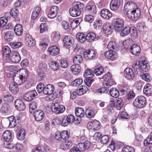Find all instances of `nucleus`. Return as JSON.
I'll return each mask as SVG.
<instances>
[{
    "instance_id": "nucleus-1",
    "label": "nucleus",
    "mask_w": 152,
    "mask_h": 152,
    "mask_svg": "<svg viewBox=\"0 0 152 152\" xmlns=\"http://www.w3.org/2000/svg\"><path fill=\"white\" fill-rule=\"evenodd\" d=\"M28 75V74L26 69H21L13 76V80L18 85H20L26 80Z\"/></svg>"
},
{
    "instance_id": "nucleus-2",
    "label": "nucleus",
    "mask_w": 152,
    "mask_h": 152,
    "mask_svg": "<svg viewBox=\"0 0 152 152\" xmlns=\"http://www.w3.org/2000/svg\"><path fill=\"white\" fill-rule=\"evenodd\" d=\"M104 80L103 85L104 87H102L97 90V92L100 94L107 93L109 91L108 88L113 85L112 76L110 73L105 74L103 77Z\"/></svg>"
},
{
    "instance_id": "nucleus-3",
    "label": "nucleus",
    "mask_w": 152,
    "mask_h": 152,
    "mask_svg": "<svg viewBox=\"0 0 152 152\" xmlns=\"http://www.w3.org/2000/svg\"><path fill=\"white\" fill-rule=\"evenodd\" d=\"M84 7V5L80 2H77L74 3L73 6L69 10L70 15L73 17L79 16L82 10Z\"/></svg>"
},
{
    "instance_id": "nucleus-4",
    "label": "nucleus",
    "mask_w": 152,
    "mask_h": 152,
    "mask_svg": "<svg viewBox=\"0 0 152 152\" xmlns=\"http://www.w3.org/2000/svg\"><path fill=\"white\" fill-rule=\"evenodd\" d=\"M146 102L145 97L142 96H140L135 99L133 104L134 106L136 107L142 108L145 105Z\"/></svg>"
},
{
    "instance_id": "nucleus-5",
    "label": "nucleus",
    "mask_w": 152,
    "mask_h": 152,
    "mask_svg": "<svg viewBox=\"0 0 152 152\" xmlns=\"http://www.w3.org/2000/svg\"><path fill=\"white\" fill-rule=\"evenodd\" d=\"M112 23L115 31L117 32H120L124 26L123 20L120 18L114 19Z\"/></svg>"
},
{
    "instance_id": "nucleus-6",
    "label": "nucleus",
    "mask_w": 152,
    "mask_h": 152,
    "mask_svg": "<svg viewBox=\"0 0 152 152\" xmlns=\"http://www.w3.org/2000/svg\"><path fill=\"white\" fill-rule=\"evenodd\" d=\"M137 7L136 4L132 1H129L126 3L124 7V12L125 15H127L132 12L133 10L136 8Z\"/></svg>"
},
{
    "instance_id": "nucleus-7",
    "label": "nucleus",
    "mask_w": 152,
    "mask_h": 152,
    "mask_svg": "<svg viewBox=\"0 0 152 152\" xmlns=\"http://www.w3.org/2000/svg\"><path fill=\"white\" fill-rule=\"evenodd\" d=\"M52 109L53 111L56 114L62 113L65 110V107L63 105H60L56 101L53 102Z\"/></svg>"
},
{
    "instance_id": "nucleus-8",
    "label": "nucleus",
    "mask_w": 152,
    "mask_h": 152,
    "mask_svg": "<svg viewBox=\"0 0 152 152\" xmlns=\"http://www.w3.org/2000/svg\"><path fill=\"white\" fill-rule=\"evenodd\" d=\"M37 94L35 90L30 91L25 93L23 96L24 99L27 101H30L37 95Z\"/></svg>"
},
{
    "instance_id": "nucleus-9",
    "label": "nucleus",
    "mask_w": 152,
    "mask_h": 152,
    "mask_svg": "<svg viewBox=\"0 0 152 152\" xmlns=\"http://www.w3.org/2000/svg\"><path fill=\"white\" fill-rule=\"evenodd\" d=\"M35 120L37 121H41L44 118L45 114L44 111L38 110L33 111Z\"/></svg>"
},
{
    "instance_id": "nucleus-10",
    "label": "nucleus",
    "mask_w": 152,
    "mask_h": 152,
    "mask_svg": "<svg viewBox=\"0 0 152 152\" xmlns=\"http://www.w3.org/2000/svg\"><path fill=\"white\" fill-rule=\"evenodd\" d=\"M104 55L107 58L112 61L115 60L118 57V54L116 52L111 50L106 51Z\"/></svg>"
},
{
    "instance_id": "nucleus-11",
    "label": "nucleus",
    "mask_w": 152,
    "mask_h": 152,
    "mask_svg": "<svg viewBox=\"0 0 152 152\" xmlns=\"http://www.w3.org/2000/svg\"><path fill=\"white\" fill-rule=\"evenodd\" d=\"M132 12L127 15L128 17L130 18L134 19L137 20L140 16L141 15L140 11L139 9L137 7L136 8L133 10Z\"/></svg>"
},
{
    "instance_id": "nucleus-12",
    "label": "nucleus",
    "mask_w": 152,
    "mask_h": 152,
    "mask_svg": "<svg viewBox=\"0 0 152 152\" xmlns=\"http://www.w3.org/2000/svg\"><path fill=\"white\" fill-rule=\"evenodd\" d=\"M130 50L131 53L136 56H138L141 51L140 46L137 43L132 45L130 47Z\"/></svg>"
},
{
    "instance_id": "nucleus-13",
    "label": "nucleus",
    "mask_w": 152,
    "mask_h": 152,
    "mask_svg": "<svg viewBox=\"0 0 152 152\" xmlns=\"http://www.w3.org/2000/svg\"><path fill=\"white\" fill-rule=\"evenodd\" d=\"M124 75L125 78L129 80L133 79L135 76V74L132 70L130 68H126L124 71Z\"/></svg>"
},
{
    "instance_id": "nucleus-14",
    "label": "nucleus",
    "mask_w": 152,
    "mask_h": 152,
    "mask_svg": "<svg viewBox=\"0 0 152 152\" xmlns=\"http://www.w3.org/2000/svg\"><path fill=\"white\" fill-rule=\"evenodd\" d=\"M13 62L18 63L21 60V57L18 52L15 51H12L11 56L9 58Z\"/></svg>"
},
{
    "instance_id": "nucleus-15",
    "label": "nucleus",
    "mask_w": 152,
    "mask_h": 152,
    "mask_svg": "<svg viewBox=\"0 0 152 152\" xmlns=\"http://www.w3.org/2000/svg\"><path fill=\"white\" fill-rule=\"evenodd\" d=\"M73 145L72 141L69 140H66L62 141L60 145L61 149L65 150L71 148Z\"/></svg>"
},
{
    "instance_id": "nucleus-16",
    "label": "nucleus",
    "mask_w": 152,
    "mask_h": 152,
    "mask_svg": "<svg viewBox=\"0 0 152 152\" xmlns=\"http://www.w3.org/2000/svg\"><path fill=\"white\" fill-rule=\"evenodd\" d=\"M74 42L73 38L70 36H66L64 39L63 43L64 46L68 48L72 46Z\"/></svg>"
},
{
    "instance_id": "nucleus-17",
    "label": "nucleus",
    "mask_w": 152,
    "mask_h": 152,
    "mask_svg": "<svg viewBox=\"0 0 152 152\" xmlns=\"http://www.w3.org/2000/svg\"><path fill=\"white\" fill-rule=\"evenodd\" d=\"M95 55V51L92 49L87 50L84 53V57L87 60L93 58Z\"/></svg>"
},
{
    "instance_id": "nucleus-18",
    "label": "nucleus",
    "mask_w": 152,
    "mask_h": 152,
    "mask_svg": "<svg viewBox=\"0 0 152 152\" xmlns=\"http://www.w3.org/2000/svg\"><path fill=\"white\" fill-rule=\"evenodd\" d=\"M15 108L20 111L23 110L25 108V105L23 101L20 99H17L15 101Z\"/></svg>"
},
{
    "instance_id": "nucleus-19",
    "label": "nucleus",
    "mask_w": 152,
    "mask_h": 152,
    "mask_svg": "<svg viewBox=\"0 0 152 152\" xmlns=\"http://www.w3.org/2000/svg\"><path fill=\"white\" fill-rule=\"evenodd\" d=\"M90 144V142L88 141H85L84 143L80 142L78 143L76 146L81 152L86 149H88L89 147Z\"/></svg>"
},
{
    "instance_id": "nucleus-20",
    "label": "nucleus",
    "mask_w": 152,
    "mask_h": 152,
    "mask_svg": "<svg viewBox=\"0 0 152 152\" xmlns=\"http://www.w3.org/2000/svg\"><path fill=\"white\" fill-rule=\"evenodd\" d=\"M48 51L49 52V55L53 56L58 55L59 52V50L56 45H54L49 48Z\"/></svg>"
},
{
    "instance_id": "nucleus-21",
    "label": "nucleus",
    "mask_w": 152,
    "mask_h": 152,
    "mask_svg": "<svg viewBox=\"0 0 152 152\" xmlns=\"http://www.w3.org/2000/svg\"><path fill=\"white\" fill-rule=\"evenodd\" d=\"M54 91V86L52 85L49 84L46 86L44 88L43 93L46 95H51Z\"/></svg>"
},
{
    "instance_id": "nucleus-22",
    "label": "nucleus",
    "mask_w": 152,
    "mask_h": 152,
    "mask_svg": "<svg viewBox=\"0 0 152 152\" xmlns=\"http://www.w3.org/2000/svg\"><path fill=\"white\" fill-rule=\"evenodd\" d=\"M58 9L57 6H54L52 7L48 14V17L50 18H53L55 17L57 14Z\"/></svg>"
},
{
    "instance_id": "nucleus-23",
    "label": "nucleus",
    "mask_w": 152,
    "mask_h": 152,
    "mask_svg": "<svg viewBox=\"0 0 152 152\" xmlns=\"http://www.w3.org/2000/svg\"><path fill=\"white\" fill-rule=\"evenodd\" d=\"M120 2L119 0H112L110 3V8L111 10H116L120 6Z\"/></svg>"
},
{
    "instance_id": "nucleus-24",
    "label": "nucleus",
    "mask_w": 152,
    "mask_h": 152,
    "mask_svg": "<svg viewBox=\"0 0 152 152\" xmlns=\"http://www.w3.org/2000/svg\"><path fill=\"white\" fill-rule=\"evenodd\" d=\"M101 15L103 18L108 19L112 16L110 12L107 9H103L101 10Z\"/></svg>"
},
{
    "instance_id": "nucleus-25",
    "label": "nucleus",
    "mask_w": 152,
    "mask_h": 152,
    "mask_svg": "<svg viewBox=\"0 0 152 152\" xmlns=\"http://www.w3.org/2000/svg\"><path fill=\"white\" fill-rule=\"evenodd\" d=\"M17 84H18L14 81V82L10 83L9 86V89L12 94H16L19 91V88Z\"/></svg>"
},
{
    "instance_id": "nucleus-26",
    "label": "nucleus",
    "mask_w": 152,
    "mask_h": 152,
    "mask_svg": "<svg viewBox=\"0 0 152 152\" xmlns=\"http://www.w3.org/2000/svg\"><path fill=\"white\" fill-rule=\"evenodd\" d=\"M102 30L107 35L111 34L112 33L111 26L109 23H105L103 26Z\"/></svg>"
},
{
    "instance_id": "nucleus-27",
    "label": "nucleus",
    "mask_w": 152,
    "mask_h": 152,
    "mask_svg": "<svg viewBox=\"0 0 152 152\" xmlns=\"http://www.w3.org/2000/svg\"><path fill=\"white\" fill-rule=\"evenodd\" d=\"M7 121L9 122V127L10 128L14 127L15 126L18 125V124L16 121V120H15L14 117L13 116H11L7 118Z\"/></svg>"
},
{
    "instance_id": "nucleus-28",
    "label": "nucleus",
    "mask_w": 152,
    "mask_h": 152,
    "mask_svg": "<svg viewBox=\"0 0 152 152\" xmlns=\"http://www.w3.org/2000/svg\"><path fill=\"white\" fill-rule=\"evenodd\" d=\"M14 30L17 35L20 36L22 34L23 32V27L20 24L16 25Z\"/></svg>"
},
{
    "instance_id": "nucleus-29",
    "label": "nucleus",
    "mask_w": 152,
    "mask_h": 152,
    "mask_svg": "<svg viewBox=\"0 0 152 152\" xmlns=\"http://www.w3.org/2000/svg\"><path fill=\"white\" fill-rule=\"evenodd\" d=\"M75 113L77 117L80 118L83 117L85 115V112L83 109L79 107L75 108Z\"/></svg>"
},
{
    "instance_id": "nucleus-30",
    "label": "nucleus",
    "mask_w": 152,
    "mask_h": 152,
    "mask_svg": "<svg viewBox=\"0 0 152 152\" xmlns=\"http://www.w3.org/2000/svg\"><path fill=\"white\" fill-rule=\"evenodd\" d=\"M143 91L144 94L149 96L152 93V86L150 84H146L144 86Z\"/></svg>"
},
{
    "instance_id": "nucleus-31",
    "label": "nucleus",
    "mask_w": 152,
    "mask_h": 152,
    "mask_svg": "<svg viewBox=\"0 0 152 152\" xmlns=\"http://www.w3.org/2000/svg\"><path fill=\"white\" fill-rule=\"evenodd\" d=\"M82 20V18H78L75 19L70 24V26L73 29L75 28Z\"/></svg>"
},
{
    "instance_id": "nucleus-32",
    "label": "nucleus",
    "mask_w": 152,
    "mask_h": 152,
    "mask_svg": "<svg viewBox=\"0 0 152 152\" xmlns=\"http://www.w3.org/2000/svg\"><path fill=\"white\" fill-rule=\"evenodd\" d=\"M96 113L95 111L91 108L87 109L85 112V114L86 117L89 118H93Z\"/></svg>"
},
{
    "instance_id": "nucleus-33",
    "label": "nucleus",
    "mask_w": 152,
    "mask_h": 152,
    "mask_svg": "<svg viewBox=\"0 0 152 152\" xmlns=\"http://www.w3.org/2000/svg\"><path fill=\"white\" fill-rule=\"evenodd\" d=\"M86 10L87 12L92 15H94L96 13V7L93 5L87 6L86 7Z\"/></svg>"
},
{
    "instance_id": "nucleus-34",
    "label": "nucleus",
    "mask_w": 152,
    "mask_h": 152,
    "mask_svg": "<svg viewBox=\"0 0 152 152\" xmlns=\"http://www.w3.org/2000/svg\"><path fill=\"white\" fill-rule=\"evenodd\" d=\"M26 44L28 47H33L35 45V40L31 36L26 37Z\"/></svg>"
},
{
    "instance_id": "nucleus-35",
    "label": "nucleus",
    "mask_w": 152,
    "mask_h": 152,
    "mask_svg": "<svg viewBox=\"0 0 152 152\" xmlns=\"http://www.w3.org/2000/svg\"><path fill=\"white\" fill-rule=\"evenodd\" d=\"M49 65L50 68L53 71H56L59 68V63L55 61H52L50 62Z\"/></svg>"
},
{
    "instance_id": "nucleus-36",
    "label": "nucleus",
    "mask_w": 152,
    "mask_h": 152,
    "mask_svg": "<svg viewBox=\"0 0 152 152\" xmlns=\"http://www.w3.org/2000/svg\"><path fill=\"white\" fill-rule=\"evenodd\" d=\"M3 56L4 58L7 59L9 58L10 54L11 53L10 49L7 46H5L3 48Z\"/></svg>"
},
{
    "instance_id": "nucleus-37",
    "label": "nucleus",
    "mask_w": 152,
    "mask_h": 152,
    "mask_svg": "<svg viewBox=\"0 0 152 152\" xmlns=\"http://www.w3.org/2000/svg\"><path fill=\"white\" fill-rule=\"evenodd\" d=\"M141 61H136L134 62L132 65V67L135 72H140L141 71Z\"/></svg>"
},
{
    "instance_id": "nucleus-38",
    "label": "nucleus",
    "mask_w": 152,
    "mask_h": 152,
    "mask_svg": "<svg viewBox=\"0 0 152 152\" xmlns=\"http://www.w3.org/2000/svg\"><path fill=\"white\" fill-rule=\"evenodd\" d=\"M40 8L39 7H37L34 8L31 16V18L32 20H34L37 18L40 13Z\"/></svg>"
},
{
    "instance_id": "nucleus-39",
    "label": "nucleus",
    "mask_w": 152,
    "mask_h": 152,
    "mask_svg": "<svg viewBox=\"0 0 152 152\" xmlns=\"http://www.w3.org/2000/svg\"><path fill=\"white\" fill-rule=\"evenodd\" d=\"M66 117V118L68 120V121L69 123L73 122L75 121H78V122L77 123H76V124H79L81 121V118H80L79 119L77 118L76 120H75V118L74 115L72 114H69L67 116H65Z\"/></svg>"
},
{
    "instance_id": "nucleus-40",
    "label": "nucleus",
    "mask_w": 152,
    "mask_h": 152,
    "mask_svg": "<svg viewBox=\"0 0 152 152\" xmlns=\"http://www.w3.org/2000/svg\"><path fill=\"white\" fill-rule=\"evenodd\" d=\"M78 41L81 43H83L86 41V38L85 34L82 33H78L76 35Z\"/></svg>"
},
{
    "instance_id": "nucleus-41",
    "label": "nucleus",
    "mask_w": 152,
    "mask_h": 152,
    "mask_svg": "<svg viewBox=\"0 0 152 152\" xmlns=\"http://www.w3.org/2000/svg\"><path fill=\"white\" fill-rule=\"evenodd\" d=\"M141 71L143 72H146L148 71L149 69V66L146 61H141Z\"/></svg>"
},
{
    "instance_id": "nucleus-42",
    "label": "nucleus",
    "mask_w": 152,
    "mask_h": 152,
    "mask_svg": "<svg viewBox=\"0 0 152 152\" xmlns=\"http://www.w3.org/2000/svg\"><path fill=\"white\" fill-rule=\"evenodd\" d=\"M14 34L12 31H7L5 34L4 39L8 42L12 40L14 37Z\"/></svg>"
},
{
    "instance_id": "nucleus-43",
    "label": "nucleus",
    "mask_w": 152,
    "mask_h": 152,
    "mask_svg": "<svg viewBox=\"0 0 152 152\" xmlns=\"http://www.w3.org/2000/svg\"><path fill=\"white\" fill-rule=\"evenodd\" d=\"M94 75V72L93 70L88 69L86 70L83 76L85 78H89L93 77Z\"/></svg>"
},
{
    "instance_id": "nucleus-44",
    "label": "nucleus",
    "mask_w": 152,
    "mask_h": 152,
    "mask_svg": "<svg viewBox=\"0 0 152 152\" xmlns=\"http://www.w3.org/2000/svg\"><path fill=\"white\" fill-rule=\"evenodd\" d=\"M118 47V45L116 44L115 42L113 41L110 42L107 45V48L110 50H116Z\"/></svg>"
},
{
    "instance_id": "nucleus-45",
    "label": "nucleus",
    "mask_w": 152,
    "mask_h": 152,
    "mask_svg": "<svg viewBox=\"0 0 152 152\" xmlns=\"http://www.w3.org/2000/svg\"><path fill=\"white\" fill-rule=\"evenodd\" d=\"M109 93L111 96L115 98L118 97L119 94L118 91L115 88H110V90Z\"/></svg>"
},
{
    "instance_id": "nucleus-46",
    "label": "nucleus",
    "mask_w": 152,
    "mask_h": 152,
    "mask_svg": "<svg viewBox=\"0 0 152 152\" xmlns=\"http://www.w3.org/2000/svg\"><path fill=\"white\" fill-rule=\"evenodd\" d=\"M9 109V105L7 103H4L1 106L0 111L2 113L5 114L8 112Z\"/></svg>"
},
{
    "instance_id": "nucleus-47",
    "label": "nucleus",
    "mask_w": 152,
    "mask_h": 152,
    "mask_svg": "<svg viewBox=\"0 0 152 152\" xmlns=\"http://www.w3.org/2000/svg\"><path fill=\"white\" fill-rule=\"evenodd\" d=\"M3 137L6 141H9L12 138L11 133L9 130L6 131L3 133Z\"/></svg>"
},
{
    "instance_id": "nucleus-48",
    "label": "nucleus",
    "mask_w": 152,
    "mask_h": 152,
    "mask_svg": "<svg viewBox=\"0 0 152 152\" xmlns=\"http://www.w3.org/2000/svg\"><path fill=\"white\" fill-rule=\"evenodd\" d=\"M83 58L80 55H76L75 56L73 59V62L75 65H79L82 62Z\"/></svg>"
},
{
    "instance_id": "nucleus-49",
    "label": "nucleus",
    "mask_w": 152,
    "mask_h": 152,
    "mask_svg": "<svg viewBox=\"0 0 152 152\" xmlns=\"http://www.w3.org/2000/svg\"><path fill=\"white\" fill-rule=\"evenodd\" d=\"M96 37V35L94 32H91L88 33L86 37L87 41L88 42H92Z\"/></svg>"
},
{
    "instance_id": "nucleus-50",
    "label": "nucleus",
    "mask_w": 152,
    "mask_h": 152,
    "mask_svg": "<svg viewBox=\"0 0 152 152\" xmlns=\"http://www.w3.org/2000/svg\"><path fill=\"white\" fill-rule=\"evenodd\" d=\"M130 90L129 86L125 84L122 87L121 92L123 95H125L127 94Z\"/></svg>"
},
{
    "instance_id": "nucleus-51",
    "label": "nucleus",
    "mask_w": 152,
    "mask_h": 152,
    "mask_svg": "<svg viewBox=\"0 0 152 152\" xmlns=\"http://www.w3.org/2000/svg\"><path fill=\"white\" fill-rule=\"evenodd\" d=\"M121 35L122 37H125L130 32V28L129 27L125 26V27L120 32Z\"/></svg>"
},
{
    "instance_id": "nucleus-52",
    "label": "nucleus",
    "mask_w": 152,
    "mask_h": 152,
    "mask_svg": "<svg viewBox=\"0 0 152 152\" xmlns=\"http://www.w3.org/2000/svg\"><path fill=\"white\" fill-rule=\"evenodd\" d=\"M33 83V80L31 79H28L26 81L23 88L24 90H26L31 88Z\"/></svg>"
},
{
    "instance_id": "nucleus-53",
    "label": "nucleus",
    "mask_w": 152,
    "mask_h": 152,
    "mask_svg": "<svg viewBox=\"0 0 152 152\" xmlns=\"http://www.w3.org/2000/svg\"><path fill=\"white\" fill-rule=\"evenodd\" d=\"M118 117L121 119H128L129 118V115L126 112L122 111L119 113Z\"/></svg>"
},
{
    "instance_id": "nucleus-54",
    "label": "nucleus",
    "mask_w": 152,
    "mask_h": 152,
    "mask_svg": "<svg viewBox=\"0 0 152 152\" xmlns=\"http://www.w3.org/2000/svg\"><path fill=\"white\" fill-rule=\"evenodd\" d=\"M70 69L72 72L75 75L78 74L80 72V67L78 66L76 67L75 64L72 65Z\"/></svg>"
},
{
    "instance_id": "nucleus-55",
    "label": "nucleus",
    "mask_w": 152,
    "mask_h": 152,
    "mask_svg": "<svg viewBox=\"0 0 152 152\" xmlns=\"http://www.w3.org/2000/svg\"><path fill=\"white\" fill-rule=\"evenodd\" d=\"M49 40L47 38L42 39L40 41L39 45L42 48H46L48 45L49 43Z\"/></svg>"
},
{
    "instance_id": "nucleus-56",
    "label": "nucleus",
    "mask_w": 152,
    "mask_h": 152,
    "mask_svg": "<svg viewBox=\"0 0 152 152\" xmlns=\"http://www.w3.org/2000/svg\"><path fill=\"white\" fill-rule=\"evenodd\" d=\"M25 131L24 130H22L19 131L17 134V137L19 140H23L25 137Z\"/></svg>"
},
{
    "instance_id": "nucleus-57",
    "label": "nucleus",
    "mask_w": 152,
    "mask_h": 152,
    "mask_svg": "<svg viewBox=\"0 0 152 152\" xmlns=\"http://www.w3.org/2000/svg\"><path fill=\"white\" fill-rule=\"evenodd\" d=\"M83 82V80L78 78L73 81L71 83V85L72 86H77L81 85Z\"/></svg>"
},
{
    "instance_id": "nucleus-58",
    "label": "nucleus",
    "mask_w": 152,
    "mask_h": 152,
    "mask_svg": "<svg viewBox=\"0 0 152 152\" xmlns=\"http://www.w3.org/2000/svg\"><path fill=\"white\" fill-rule=\"evenodd\" d=\"M13 97L10 94L5 95L4 96V101L6 102H10L12 101Z\"/></svg>"
},
{
    "instance_id": "nucleus-59",
    "label": "nucleus",
    "mask_w": 152,
    "mask_h": 152,
    "mask_svg": "<svg viewBox=\"0 0 152 152\" xmlns=\"http://www.w3.org/2000/svg\"><path fill=\"white\" fill-rule=\"evenodd\" d=\"M102 25V21L99 19H96L94 22V28L97 29H99Z\"/></svg>"
},
{
    "instance_id": "nucleus-60",
    "label": "nucleus",
    "mask_w": 152,
    "mask_h": 152,
    "mask_svg": "<svg viewBox=\"0 0 152 152\" xmlns=\"http://www.w3.org/2000/svg\"><path fill=\"white\" fill-rule=\"evenodd\" d=\"M104 69L102 66H100L98 68L94 69V73L96 75H102Z\"/></svg>"
},
{
    "instance_id": "nucleus-61",
    "label": "nucleus",
    "mask_w": 152,
    "mask_h": 152,
    "mask_svg": "<svg viewBox=\"0 0 152 152\" xmlns=\"http://www.w3.org/2000/svg\"><path fill=\"white\" fill-rule=\"evenodd\" d=\"M93 130L94 131H97L100 128V123L98 121H93Z\"/></svg>"
},
{
    "instance_id": "nucleus-62",
    "label": "nucleus",
    "mask_w": 152,
    "mask_h": 152,
    "mask_svg": "<svg viewBox=\"0 0 152 152\" xmlns=\"http://www.w3.org/2000/svg\"><path fill=\"white\" fill-rule=\"evenodd\" d=\"M19 11L15 8L11 9L10 12V15L13 18H15L19 14Z\"/></svg>"
},
{
    "instance_id": "nucleus-63",
    "label": "nucleus",
    "mask_w": 152,
    "mask_h": 152,
    "mask_svg": "<svg viewBox=\"0 0 152 152\" xmlns=\"http://www.w3.org/2000/svg\"><path fill=\"white\" fill-rule=\"evenodd\" d=\"M141 77L142 79L147 82H150L151 80L150 76L147 73H142Z\"/></svg>"
},
{
    "instance_id": "nucleus-64",
    "label": "nucleus",
    "mask_w": 152,
    "mask_h": 152,
    "mask_svg": "<svg viewBox=\"0 0 152 152\" xmlns=\"http://www.w3.org/2000/svg\"><path fill=\"white\" fill-rule=\"evenodd\" d=\"M134 148L129 146L124 147L122 149V152H134Z\"/></svg>"
}]
</instances>
